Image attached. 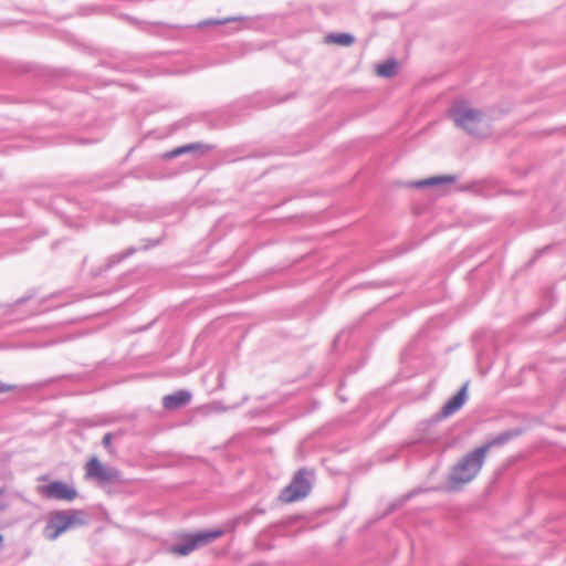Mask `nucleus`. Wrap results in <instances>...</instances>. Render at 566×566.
<instances>
[{
	"mask_svg": "<svg viewBox=\"0 0 566 566\" xmlns=\"http://www.w3.org/2000/svg\"><path fill=\"white\" fill-rule=\"evenodd\" d=\"M222 535L221 531L201 532L189 535L185 541L171 547L170 552L176 555L185 556L191 553L197 547L209 544L210 542L219 538Z\"/></svg>",
	"mask_w": 566,
	"mask_h": 566,
	"instance_id": "obj_5",
	"label": "nucleus"
},
{
	"mask_svg": "<svg viewBox=\"0 0 566 566\" xmlns=\"http://www.w3.org/2000/svg\"><path fill=\"white\" fill-rule=\"evenodd\" d=\"M83 523L74 511H55L50 514L43 533L46 538L54 541L64 532Z\"/></svg>",
	"mask_w": 566,
	"mask_h": 566,
	"instance_id": "obj_3",
	"label": "nucleus"
},
{
	"mask_svg": "<svg viewBox=\"0 0 566 566\" xmlns=\"http://www.w3.org/2000/svg\"><path fill=\"white\" fill-rule=\"evenodd\" d=\"M235 20H237L235 18H231V19H226L223 21H220L219 23H227V22L235 21Z\"/></svg>",
	"mask_w": 566,
	"mask_h": 566,
	"instance_id": "obj_16",
	"label": "nucleus"
},
{
	"mask_svg": "<svg viewBox=\"0 0 566 566\" xmlns=\"http://www.w3.org/2000/svg\"><path fill=\"white\" fill-rule=\"evenodd\" d=\"M397 63L394 61L385 62L377 66L376 73L381 77H391L396 74Z\"/></svg>",
	"mask_w": 566,
	"mask_h": 566,
	"instance_id": "obj_11",
	"label": "nucleus"
},
{
	"mask_svg": "<svg viewBox=\"0 0 566 566\" xmlns=\"http://www.w3.org/2000/svg\"><path fill=\"white\" fill-rule=\"evenodd\" d=\"M85 476L98 481H112L116 479L117 472L106 469L96 457H92L85 464Z\"/></svg>",
	"mask_w": 566,
	"mask_h": 566,
	"instance_id": "obj_7",
	"label": "nucleus"
},
{
	"mask_svg": "<svg viewBox=\"0 0 566 566\" xmlns=\"http://www.w3.org/2000/svg\"><path fill=\"white\" fill-rule=\"evenodd\" d=\"M454 120L458 126L469 132H473L476 129L481 120V115L472 108L460 106L454 109Z\"/></svg>",
	"mask_w": 566,
	"mask_h": 566,
	"instance_id": "obj_6",
	"label": "nucleus"
},
{
	"mask_svg": "<svg viewBox=\"0 0 566 566\" xmlns=\"http://www.w3.org/2000/svg\"><path fill=\"white\" fill-rule=\"evenodd\" d=\"M198 148H199V145H196V144H190V145L177 147L174 150L166 153L164 155V158L165 159H171V158H175V157L180 156L182 154H186V153H189V151H193V150H196Z\"/></svg>",
	"mask_w": 566,
	"mask_h": 566,
	"instance_id": "obj_13",
	"label": "nucleus"
},
{
	"mask_svg": "<svg viewBox=\"0 0 566 566\" xmlns=\"http://www.w3.org/2000/svg\"><path fill=\"white\" fill-rule=\"evenodd\" d=\"M9 389H10V387H9V386H7V385H4V384H2V382L0 381V392L8 391Z\"/></svg>",
	"mask_w": 566,
	"mask_h": 566,
	"instance_id": "obj_15",
	"label": "nucleus"
},
{
	"mask_svg": "<svg viewBox=\"0 0 566 566\" xmlns=\"http://www.w3.org/2000/svg\"><path fill=\"white\" fill-rule=\"evenodd\" d=\"M454 181H455V178L453 176H437V177H431V178H427L423 180L412 182L411 186L419 188V187H428V186H438V185H443V184H453Z\"/></svg>",
	"mask_w": 566,
	"mask_h": 566,
	"instance_id": "obj_10",
	"label": "nucleus"
},
{
	"mask_svg": "<svg viewBox=\"0 0 566 566\" xmlns=\"http://www.w3.org/2000/svg\"><path fill=\"white\" fill-rule=\"evenodd\" d=\"M191 400V394L187 390H178L163 398V406L166 410H175L186 406Z\"/></svg>",
	"mask_w": 566,
	"mask_h": 566,
	"instance_id": "obj_8",
	"label": "nucleus"
},
{
	"mask_svg": "<svg viewBox=\"0 0 566 566\" xmlns=\"http://www.w3.org/2000/svg\"><path fill=\"white\" fill-rule=\"evenodd\" d=\"M103 446L108 450L109 453L114 452V449L112 446V433H106L103 437Z\"/></svg>",
	"mask_w": 566,
	"mask_h": 566,
	"instance_id": "obj_14",
	"label": "nucleus"
},
{
	"mask_svg": "<svg viewBox=\"0 0 566 566\" xmlns=\"http://www.w3.org/2000/svg\"><path fill=\"white\" fill-rule=\"evenodd\" d=\"M467 385H464L442 408L443 416L448 417L459 410L467 400Z\"/></svg>",
	"mask_w": 566,
	"mask_h": 566,
	"instance_id": "obj_9",
	"label": "nucleus"
},
{
	"mask_svg": "<svg viewBox=\"0 0 566 566\" xmlns=\"http://www.w3.org/2000/svg\"><path fill=\"white\" fill-rule=\"evenodd\" d=\"M36 481L40 483L36 486V492L45 500L73 502L78 496V491L73 483L50 480L48 475H41Z\"/></svg>",
	"mask_w": 566,
	"mask_h": 566,
	"instance_id": "obj_2",
	"label": "nucleus"
},
{
	"mask_svg": "<svg viewBox=\"0 0 566 566\" xmlns=\"http://www.w3.org/2000/svg\"><path fill=\"white\" fill-rule=\"evenodd\" d=\"M492 444L493 442H489L462 457L452 468L449 476V483L452 489L471 482L478 475Z\"/></svg>",
	"mask_w": 566,
	"mask_h": 566,
	"instance_id": "obj_1",
	"label": "nucleus"
},
{
	"mask_svg": "<svg viewBox=\"0 0 566 566\" xmlns=\"http://www.w3.org/2000/svg\"><path fill=\"white\" fill-rule=\"evenodd\" d=\"M326 41L328 43H334L338 45H350L354 42V38L346 33H339V34H328L326 36Z\"/></svg>",
	"mask_w": 566,
	"mask_h": 566,
	"instance_id": "obj_12",
	"label": "nucleus"
},
{
	"mask_svg": "<svg viewBox=\"0 0 566 566\" xmlns=\"http://www.w3.org/2000/svg\"><path fill=\"white\" fill-rule=\"evenodd\" d=\"M311 491V483L306 478L304 470L298 471L289 485H286L281 494L280 501L282 503H292L306 497Z\"/></svg>",
	"mask_w": 566,
	"mask_h": 566,
	"instance_id": "obj_4",
	"label": "nucleus"
}]
</instances>
